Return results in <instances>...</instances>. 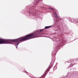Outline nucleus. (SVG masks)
<instances>
[{"label":"nucleus","mask_w":78,"mask_h":78,"mask_svg":"<svg viewBox=\"0 0 78 78\" xmlns=\"http://www.w3.org/2000/svg\"><path fill=\"white\" fill-rule=\"evenodd\" d=\"M42 31V29L38 30L35 31V32L34 33L29 34L23 37L20 38L21 42H23V41H27L31 39L35 38V37H37V36L39 34V32Z\"/></svg>","instance_id":"obj_1"},{"label":"nucleus","mask_w":78,"mask_h":78,"mask_svg":"<svg viewBox=\"0 0 78 78\" xmlns=\"http://www.w3.org/2000/svg\"><path fill=\"white\" fill-rule=\"evenodd\" d=\"M21 42L20 40V38L18 39H16L13 40H4L0 38V44H13L14 42Z\"/></svg>","instance_id":"obj_2"},{"label":"nucleus","mask_w":78,"mask_h":78,"mask_svg":"<svg viewBox=\"0 0 78 78\" xmlns=\"http://www.w3.org/2000/svg\"><path fill=\"white\" fill-rule=\"evenodd\" d=\"M30 12H32V14H36V10L33 9L32 11L30 10Z\"/></svg>","instance_id":"obj_3"},{"label":"nucleus","mask_w":78,"mask_h":78,"mask_svg":"<svg viewBox=\"0 0 78 78\" xmlns=\"http://www.w3.org/2000/svg\"><path fill=\"white\" fill-rule=\"evenodd\" d=\"M50 67H49L45 72V74H44V75H46V73H47L49 71V70H50Z\"/></svg>","instance_id":"obj_4"},{"label":"nucleus","mask_w":78,"mask_h":78,"mask_svg":"<svg viewBox=\"0 0 78 78\" xmlns=\"http://www.w3.org/2000/svg\"><path fill=\"white\" fill-rule=\"evenodd\" d=\"M54 16H55V17H58V15H57V14H56V12H54Z\"/></svg>","instance_id":"obj_5"},{"label":"nucleus","mask_w":78,"mask_h":78,"mask_svg":"<svg viewBox=\"0 0 78 78\" xmlns=\"http://www.w3.org/2000/svg\"><path fill=\"white\" fill-rule=\"evenodd\" d=\"M51 28V26H46L45 27V28H46V29H48V28Z\"/></svg>","instance_id":"obj_6"},{"label":"nucleus","mask_w":78,"mask_h":78,"mask_svg":"<svg viewBox=\"0 0 78 78\" xmlns=\"http://www.w3.org/2000/svg\"><path fill=\"white\" fill-rule=\"evenodd\" d=\"M50 9L51 10H53V11H55V9H53V8H50Z\"/></svg>","instance_id":"obj_7"},{"label":"nucleus","mask_w":78,"mask_h":78,"mask_svg":"<svg viewBox=\"0 0 78 78\" xmlns=\"http://www.w3.org/2000/svg\"><path fill=\"white\" fill-rule=\"evenodd\" d=\"M19 44V43H17L16 44V48H17V46H18V45Z\"/></svg>","instance_id":"obj_8"}]
</instances>
